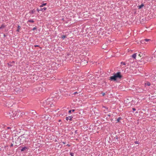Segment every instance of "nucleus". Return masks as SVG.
Returning a JSON list of instances; mask_svg holds the SVG:
<instances>
[{
  "label": "nucleus",
  "mask_w": 156,
  "mask_h": 156,
  "mask_svg": "<svg viewBox=\"0 0 156 156\" xmlns=\"http://www.w3.org/2000/svg\"><path fill=\"white\" fill-rule=\"evenodd\" d=\"M123 77V76L121 75L120 72H117L114 74L113 76L110 77L109 80L111 81H115L117 79H120Z\"/></svg>",
  "instance_id": "1"
},
{
  "label": "nucleus",
  "mask_w": 156,
  "mask_h": 156,
  "mask_svg": "<svg viewBox=\"0 0 156 156\" xmlns=\"http://www.w3.org/2000/svg\"><path fill=\"white\" fill-rule=\"evenodd\" d=\"M52 97H51L47 99V101H48V106L51 107L53 106L55 104V102L53 100V99H52Z\"/></svg>",
  "instance_id": "2"
},
{
  "label": "nucleus",
  "mask_w": 156,
  "mask_h": 156,
  "mask_svg": "<svg viewBox=\"0 0 156 156\" xmlns=\"http://www.w3.org/2000/svg\"><path fill=\"white\" fill-rule=\"evenodd\" d=\"M19 138L20 139L21 142H23L24 141H25L26 139V137L24 136V135L20 136Z\"/></svg>",
  "instance_id": "3"
},
{
  "label": "nucleus",
  "mask_w": 156,
  "mask_h": 156,
  "mask_svg": "<svg viewBox=\"0 0 156 156\" xmlns=\"http://www.w3.org/2000/svg\"><path fill=\"white\" fill-rule=\"evenodd\" d=\"M48 101H47V99L46 100H45L44 101H43V102H41L42 103V106H44V107H45L46 106H47V107L48 106Z\"/></svg>",
  "instance_id": "4"
},
{
  "label": "nucleus",
  "mask_w": 156,
  "mask_h": 156,
  "mask_svg": "<svg viewBox=\"0 0 156 156\" xmlns=\"http://www.w3.org/2000/svg\"><path fill=\"white\" fill-rule=\"evenodd\" d=\"M28 149V147H22V148L21 149H20V151H27Z\"/></svg>",
  "instance_id": "5"
},
{
  "label": "nucleus",
  "mask_w": 156,
  "mask_h": 156,
  "mask_svg": "<svg viewBox=\"0 0 156 156\" xmlns=\"http://www.w3.org/2000/svg\"><path fill=\"white\" fill-rule=\"evenodd\" d=\"M72 118H73V117L69 116V117H66V119L67 121H68L69 119L70 121H71V120H72Z\"/></svg>",
  "instance_id": "6"
},
{
  "label": "nucleus",
  "mask_w": 156,
  "mask_h": 156,
  "mask_svg": "<svg viewBox=\"0 0 156 156\" xmlns=\"http://www.w3.org/2000/svg\"><path fill=\"white\" fill-rule=\"evenodd\" d=\"M44 119L46 120H47L49 119H50V117L49 115H45V117H44Z\"/></svg>",
  "instance_id": "7"
},
{
  "label": "nucleus",
  "mask_w": 156,
  "mask_h": 156,
  "mask_svg": "<svg viewBox=\"0 0 156 156\" xmlns=\"http://www.w3.org/2000/svg\"><path fill=\"white\" fill-rule=\"evenodd\" d=\"M9 114L10 117H13L14 114H13V111H12L11 112H10L9 113Z\"/></svg>",
  "instance_id": "8"
},
{
  "label": "nucleus",
  "mask_w": 156,
  "mask_h": 156,
  "mask_svg": "<svg viewBox=\"0 0 156 156\" xmlns=\"http://www.w3.org/2000/svg\"><path fill=\"white\" fill-rule=\"evenodd\" d=\"M138 92H143L144 91V90L142 88H139L138 90Z\"/></svg>",
  "instance_id": "9"
},
{
  "label": "nucleus",
  "mask_w": 156,
  "mask_h": 156,
  "mask_svg": "<svg viewBox=\"0 0 156 156\" xmlns=\"http://www.w3.org/2000/svg\"><path fill=\"white\" fill-rule=\"evenodd\" d=\"M47 9V8L46 7H44L43 8H42L41 7L40 8V10H41V11H42V12H44V11H45Z\"/></svg>",
  "instance_id": "10"
},
{
  "label": "nucleus",
  "mask_w": 156,
  "mask_h": 156,
  "mask_svg": "<svg viewBox=\"0 0 156 156\" xmlns=\"http://www.w3.org/2000/svg\"><path fill=\"white\" fill-rule=\"evenodd\" d=\"M145 86H150L151 85V83L150 82H147L145 83Z\"/></svg>",
  "instance_id": "11"
},
{
  "label": "nucleus",
  "mask_w": 156,
  "mask_h": 156,
  "mask_svg": "<svg viewBox=\"0 0 156 156\" xmlns=\"http://www.w3.org/2000/svg\"><path fill=\"white\" fill-rule=\"evenodd\" d=\"M29 113H31L32 114L35 115V114L36 113V112L34 110H32V111H30Z\"/></svg>",
  "instance_id": "12"
},
{
  "label": "nucleus",
  "mask_w": 156,
  "mask_h": 156,
  "mask_svg": "<svg viewBox=\"0 0 156 156\" xmlns=\"http://www.w3.org/2000/svg\"><path fill=\"white\" fill-rule=\"evenodd\" d=\"M144 6V5L143 4H141L140 5L138 6V9H141Z\"/></svg>",
  "instance_id": "13"
},
{
  "label": "nucleus",
  "mask_w": 156,
  "mask_h": 156,
  "mask_svg": "<svg viewBox=\"0 0 156 156\" xmlns=\"http://www.w3.org/2000/svg\"><path fill=\"white\" fill-rule=\"evenodd\" d=\"M136 53H134V54H133L132 56V57L134 58H136Z\"/></svg>",
  "instance_id": "14"
},
{
  "label": "nucleus",
  "mask_w": 156,
  "mask_h": 156,
  "mask_svg": "<svg viewBox=\"0 0 156 156\" xmlns=\"http://www.w3.org/2000/svg\"><path fill=\"white\" fill-rule=\"evenodd\" d=\"M29 22L33 23L34 22V21L33 20H30L27 21V23H28Z\"/></svg>",
  "instance_id": "15"
},
{
  "label": "nucleus",
  "mask_w": 156,
  "mask_h": 156,
  "mask_svg": "<svg viewBox=\"0 0 156 156\" xmlns=\"http://www.w3.org/2000/svg\"><path fill=\"white\" fill-rule=\"evenodd\" d=\"M138 56L140 57H142V58H143L144 56L143 53H140V54L138 55Z\"/></svg>",
  "instance_id": "16"
},
{
  "label": "nucleus",
  "mask_w": 156,
  "mask_h": 156,
  "mask_svg": "<svg viewBox=\"0 0 156 156\" xmlns=\"http://www.w3.org/2000/svg\"><path fill=\"white\" fill-rule=\"evenodd\" d=\"M5 27V26L3 25V24H2L1 27H0V29H3V28H4V27Z\"/></svg>",
  "instance_id": "17"
},
{
  "label": "nucleus",
  "mask_w": 156,
  "mask_h": 156,
  "mask_svg": "<svg viewBox=\"0 0 156 156\" xmlns=\"http://www.w3.org/2000/svg\"><path fill=\"white\" fill-rule=\"evenodd\" d=\"M122 119V118L121 117H119L118 119H117V122H120V120Z\"/></svg>",
  "instance_id": "18"
},
{
  "label": "nucleus",
  "mask_w": 156,
  "mask_h": 156,
  "mask_svg": "<svg viewBox=\"0 0 156 156\" xmlns=\"http://www.w3.org/2000/svg\"><path fill=\"white\" fill-rule=\"evenodd\" d=\"M66 37V36L64 35H62L61 36V38L63 39H65V38Z\"/></svg>",
  "instance_id": "19"
},
{
  "label": "nucleus",
  "mask_w": 156,
  "mask_h": 156,
  "mask_svg": "<svg viewBox=\"0 0 156 156\" xmlns=\"http://www.w3.org/2000/svg\"><path fill=\"white\" fill-rule=\"evenodd\" d=\"M46 5V3H43L40 6V7H43L44 6H45Z\"/></svg>",
  "instance_id": "20"
},
{
  "label": "nucleus",
  "mask_w": 156,
  "mask_h": 156,
  "mask_svg": "<svg viewBox=\"0 0 156 156\" xmlns=\"http://www.w3.org/2000/svg\"><path fill=\"white\" fill-rule=\"evenodd\" d=\"M145 40V41L146 42H148L149 41H151V40L150 39H144Z\"/></svg>",
  "instance_id": "21"
},
{
  "label": "nucleus",
  "mask_w": 156,
  "mask_h": 156,
  "mask_svg": "<svg viewBox=\"0 0 156 156\" xmlns=\"http://www.w3.org/2000/svg\"><path fill=\"white\" fill-rule=\"evenodd\" d=\"M20 29V26H18V29L16 31L17 32H19V30Z\"/></svg>",
  "instance_id": "22"
},
{
  "label": "nucleus",
  "mask_w": 156,
  "mask_h": 156,
  "mask_svg": "<svg viewBox=\"0 0 156 156\" xmlns=\"http://www.w3.org/2000/svg\"><path fill=\"white\" fill-rule=\"evenodd\" d=\"M141 43H145V44H146V43L145 42V40L144 39V40H142L141 41Z\"/></svg>",
  "instance_id": "23"
},
{
  "label": "nucleus",
  "mask_w": 156,
  "mask_h": 156,
  "mask_svg": "<svg viewBox=\"0 0 156 156\" xmlns=\"http://www.w3.org/2000/svg\"><path fill=\"white\" fill-rule=\"evenodd\" d=\"M121 64H123V65H126V63L125 62H121Z\"/></svg>",
  "instance_id": "24"
},
{
  "label": "nucleus",
  "mask_w": 156,
  "mask_h": 156,
  "mask_svg": "<svg viewBox=\"0 0 156 156\" xmlns=\"http://www.w3.org/2000/svg\"><path fill=\"white\" fill-rule=\"evenodd\" d=\"M134 143L135 144H139V143L138 142V141H135L134 142Z\"/></svg>",
  "instance_id": "25"
},
{
  "label": "nucleus",
  "mask_w": 156,
  "mask_h": 156,
  "mask_svg": "<svg viewBox=\"0 0 156 156\" xmlns=\"http://www.w3.org/2000/svg\"><path fill=\"white\" fill-rule=\"evenodd\" d=\"M8 65L9 66H12V65H11V63H8Z\"/></svg>",
  "instance_id": "26"
},
{
  "label": "nucleus",
  "mask_w": 156,
  "mask_h": 156,
  "mask_svg": "<svg viewBox=\"0 0 156 156\" xmlns=\"http://www.w3.org/2000/svg\"><path fill=\"white\" fill-rule=\"evenodd\" d=\"M36 29H37V27H34V28H33L32 30H36Z\"/></svg>",
  "instance_id": "27"
},
{
  "label": "nucleus",
  "mask_w": 156,
  "mask_h": 156,
  "mask_svg": "<svg viewBox=\"0 0 156 156\" xmlns=\"http://www.w3.org/2000/svg\"><path fill=\"white\" fill-rule=\"evenodd\" d=\"M45 117V116H44V115H42L41 118L43 119H44V117Z\"/></svg>",
  "instance_id": "28"
},
{
  "label": "nucleus",
  "mask_w": 156,
  "mask_h": 156,
  "mask_svg": "<svg viewBox=\"0 0 156 156\" xmlns=\"http://www.w3.org/2000/svg\"><path fill=\"white\" fill-rule=\"evenodd\" d=\"M70 154L71 156H73V153H70Z\"/></svg>",
  "instance_id": "29"
},
{
  "label": "nucleus",
  "mask_w": 156,
  "mask_h": 156,
  "mask_svg": "<svg viewBox=\"0 0 156 156\" xmlns=\"http://www.w3.org/2000/svg\"><path fill=\"white\" fill-rule=\"evenodd\" d=\"M40 9L38 8V9H37V11L39 12L40 11H41V10H40Z\"/></svg>",
  "instance_id": "30"
},
{
  "label": "nucleus",
  "mask_w": 156,
  "mask_h": 156,
  "mask_svg": "<svg viewBox=\"0 0 156 156\" xmlns=\"http://www.w3.org/2000/svg\"><path fill=\"white\" fill-rule=\"evenodd\" d=\"M34 46L35 47H39V46L38 45H34Z\"/></svg>",
  "instance_id": "31"
},
{
  "label": "nucleus",
  "mask_w": 156,
  "mask_h": 156,
  "mask_svg": "<svg viewBox=\"0 0 156 156\" xmlns=\"http://www.w3.org/2000/svg\"><path fill=\"white\" fill-rule=\"evenodd\" d=\"M103 107L104 108H105L106 109H108V108L107 107H106V106H103Z\"/></svg>",
  "instance_id": "32"
},
{
  "label": "nucleus",
  "mask_w": 156,
  "mask_h": 156,
  "mask_svg": "<svg viewBox=\"0 0 156 156\" xmlns=\"http://www.w3.org/2000/svg\"><path fill=\"white\" fill-rule=\"evenodd\" d=\"M132 109H133V111H135V110H136V108H132Z\"/></svg>",
  "instance_id": "33"
},
{
  "label": "nucleus",
  "mask_w": 156,
  "mask_h": 156,
  "mask_svg": "<svg viewBox=\"0 0 156 156\" xmlns=\"http://www.w3.org/2000/svg\"><path fill=\"white\" fill-rule=\"evenodd\" d=\"M13 144H11V145H10V147H13Z\"/></svg>",
  "instance_id": "34"
},
{
  "label": "nucleus",
  "mask_w": 156,
  "mask_h": 156,
  "mask_svg": "<svg viewBox=\"0 0 156 156\" xmlns=\"http://www.w3.org/2000/svg\"><path fill=\"white\" fill-rule=\"evenodd\" d=\"M7 129H11V128L9 127H7Z\"/></svg>",
  "instance_id": "35"
},
{
  "label": "nucleus",
  "mask_w": 156,
  "mask_h": 156,
  "mask_svg": "<svg viewBox=\"0 0 156 156\" xmlns=\"http://www.w3.org/2000/svg\"><path fill=\"white\" fill-rule=\"evenodd\" d=\"M78 93L77 92H74V93H73V94H78Z\"/></svg>",
  "instance_id": "36"
},
{
  "label": "nucleus",
  "mask_w": 156,
  "mask_h": 156,
  "mask_svg": "<svg viewBox=\"0 0 156 156\" xmlns=\"http://www.w3.org/2000/svg\"><path fill=\"white\" fill-rule=\"evenodd\" d=\"M71 112H72L71 110H69V112H69V113H71Z\"/></svg>",
  "instance_id": "37"
},
{
  "label": "nucleus",
  "mask_w": 156,
  "mask_h": 156,
  "mask_svg": "<svg viewBox=\"0 0 156 156\" xmlns=\"http://www.w3.org/2000/svg\"><path fill=\"white\" fill-rule=\"evenodd\" d=\"M71 110V111H72V112H74V111H75V109H72V110Z\"/></svg>",
  "instance_id": "38"
},
{
  "label": "nucleus",
  "mask_w": 156,
  "mask_h": 156,
  "mask_svg": "<svg viewBox=\"0 0 156 156\" xmlns=\"http://www.w3.org/2000/svg\"><path fill=\"white\" fill-rule=\"evenodd\" d=\"M102 95H103V96H104L105 95V93H102Z\"/></svg>",
  "instance_id": "39"
},
{
  "label": "nucleus",
  "mask_w": 156,
  "mask_h": 156,
  "mask_svg": "<svg viewBox=\"0 0 156 156\" xmlns=\"http://www.w3.org/2000/svg\"><path fill=\"white\" fill-rule=\"evenodd\" d=\"M62 143H63V144H66V142H62Z\"/></svg>",
  "instance_id": "40"
},
{
  "label": "nucleus",
  "mask_w": 156,
  "mask_h": 156,
  "mask_svg": "<svg viewBox=\"0 0 156 156\" xmlns=\"http://www.w3.org/2000/svg\"><path fill=\"white\" fill-rule=\"evenodd\" d=\"M66 146H68V147H69V146H70V145H69V144H67V145H66Z\"/></svg>",
  "instance_id": "41"
},
{
  "label": "nucleus",
  "mask_w": 156,
  "mask_h": 156,
  "mask_svg": "<svg viewBox=\"0 0 156 156\" xmlns=\"http://www.w3.org/2000/svg\"><path fill=\"white\" fill-rule=\"evenodd\" d=\"M77 130H76L75 131V133H77Z\"/></svg>",
  "instance_id": "42"
},
{
  "label": "nucleus",
  "mask_w": 156,
  "mask_h": 156,
  "mask_svg": "<svg viewBox=\"0 0 156 156\" xmlns=\"http://www.w3.org/2000/svg\"><path fill=\"white\" fill-rule=\"evenodd\" d=\"M6 35L5 34H4V37H6Z\"/></svg>",
  "instance_id": "43"
},
{
  "label": "nucleus",
  "mask_w": 156,
  "mask_h": 156,
  "mask_svg": "<svg viewBox=\"0 0 156 156\" xmlns=\"http://www.w3.org/2000/svg\"><path fill=\"white\" fill-rule=\"evenodd\" d=\"M2 150V149L0 148V151Z\"/></svg>",
  "instance_id": "44"
},
{
  "label": "nucleus",
  "mask_w": 156,
  "mask_h": 156,
  "mask_svg": "<svg viewBox=\"0 0 156 156\" xmlns=\"http://www.w3.org/2000/svg\"><path fill=\"white\" fill-rule=\"evenodd\" d=\"M108 116H110V115H108Z\"/></svg>",
  "instance_id": "45"
}]
</instances>
